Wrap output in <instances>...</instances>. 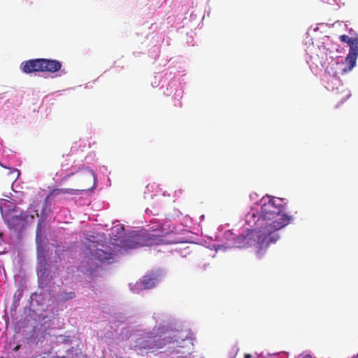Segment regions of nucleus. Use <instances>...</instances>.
<instances>
[{
    "label": "nucleus",
    "mask_w": 358,
    "mask_h": 358,
    "mask_svg": "<svg viewBox=\"0 0 358 358\" xmlns=\"http://www.w3.org/2000/svg\"><path fill=\"white\" fill-rule=\"evenodd\" d=\"M8 209L1 208L3 221L10 231L20 233L25 229L29 222H33L35 216L38 217L37 210L24 212L15 203L8 201Z\"/></svg>",
    "instance_id": "nucleus-2"
},
{
    "label": "nucleus",
    "mask_w": 358,
    "mask_h": 358,
    "mask_svg": "<svg viewBox=\"0 0 358 358\" xmlns=\"http://www.w3.org/2000/svg\"><path fill=\"white\" fill-rule=\"evenodd\" d=\"M162 241L161 237L158 236L146 233V231H141L130 236L124 241V247L127 249H135L139 247L158 245L161 243Z\"/></svg>",
    "instance_id": "nucleus-4"
},
{
    "label": "nucleus",
    "mask_w": 358,
    "mask_h": 358,
    "mask_svg": "<svg viewBox=\"0 0 358 358\" xmlns=\"http://www.w3.org/2000/svg\"><path fill=\"white\" fill-rule=\"evenodd\" d=\"M95 259L101 262L109 260L112 258L113 254L101 249H96L92 254Z\"/></svg>",
    "instance_id": "nucleus-9"
},
{
    "label": "nucleus",
    "mask_w": 358,
    "mask_h": 358,
    "mask_svg": "<svg viewBox=\"0 0 358 358\" xmlns=\"http://www.w3.org/2000/svg\"><path fill=\"white\" fill-rule=\"evenodd\" d=\"M90 189V187H85L81 189H71V188H56V189H54L49 193V195L45 199V201L43 204V210H45V209L47 206V200L50 196H55L59 195L60 194H68L73 195V194H76V193L80 190L85 191V190H87Z\"/></svg>",
    "instance_id": "nucleus-6"
},
{
    "label": "nucleus",
    "mask_w": 358,
    "mask_h": 358,
    "mask_svg": "<svg viewBox=\"0 0 358 358\" xmlns=\"http://www.w3.org/2000/svg\"><path fill=\"white\" fill-rule=\"evenodd\" d=\"M87 177L89 178L90 180H94V176L93 175L92 172H89L87 174Z\"/></svg>",
    "instance_id": "nucleus-13"
},
{
    "label": "nucleus",
    "mask_w": 358,
    "mask_h": 358,
    "mask_svg": "<svg viewBox=\"0 0 358 358\" xmlns=\"http://www.w3.org/2000/svg\"><path fill=\"white\" fill-rule=\"evenodd\" d=\"M64 300H69L75 297V293L73 292L65 293L64 295L62 296Z\"/></svg>",
    "instance_id": "nucleus-11"
},
{
    "label": "nucleus",
    "mask_w": 358,
    "mask_h": 358,
    "mask_svg": "<svg viewBox=\"0 0 358 358\" xmlns=\"http://www.w3.org/2000/svg\"><path fill=\"white\" fill-rule=\"evenodd\" d=\"M285 204L284 199L275 197H269L267 201L262 203L258 220L260 226L257 236V253L275 243L279 238L275 232L292 220L291 216L282 213Z\"/></svg>",
    "instance_id": "nucleus-1"
},
{
    "label": "nucleus",
    "mask_w": 358,
    "mask_h": 358,
    "mask_svg": "<svg viewBox=\"0 0 358 358\" xmlns=\"http://www.w3.org/2000/svg\"><path fill=\"white\" fill-rule=\"evenodd\" d=\"M78 349L71 348L66 351V355H63L61 358H76L78 355Z\"/></svg>",
    "instance_id": "nucleus-10"
},
{
    "label": "nucleus",
    "mask_w": 358,
    "mask_h": 358,
    "mask_svg": "<svg viewBox=\"0 0 358 358\" xmlns=\"http://www.w3.org/2000/svg\"><path fill=\"white\" fill-rule=\"evenodd\" d=\"M354 358H358V357H354Z\"/></svg>",
    "instance_id": "nucleus-19"
},
{
    "label": "nucleus",
    "mask_w": 358,
    "mask_h": 358,
    "mask_svg": "<svg viewBox=\"0 0 358 358\" xmlns=\"http://www.w3.org/2000/svg\"><path fill=\"white\" fill-rule=\"evenodd\" d=\"M251 357V355H249V354H245V358H250Z\"/></svg>",
    "instance_id": "nucleus-16"
},
{
    "label": "nucleus",
    "mask_w": 358,
    "mask_h": 358,
    "mask_svg": "<svg viewBox=\"0 0 358 358\" xmlns=\"http://www.w3.org/2000/svg\"><path fill=\"white\" fill-rule=\"evenodd\" d=\"M19 348H20V346H19V345H17V346H16V347L15 348V350H17Z\"/></svg>",
    "instance_id": "nucleus-17"
},
{
    "label": "nucleus",
    "mask_w": 358,
    "mask_h": 358,
    "mask_svg": "<svg viewBox=\"0 0 358 358\" xmlns=\"http://www.w3.org/2000/svg\"><path fill=\"white\" fill-rule=\"evenodd\" d=\"M72 174H69L67 176H66L65 177H64L62 179V181H64L66 180L68 178H69Z\"/></svg>",
    "instance_id": "nucleus-14"
},
{
    "label": "nucleus",
    "mask_w": 358,
    "mask_h": 358,
    "mask_svg": "<svg viewBox=\"0 0 358 358\" xmlns=\"http://www.w3.org/2000/svg\"><path fill=\"white\" fill-rule=\"evenodd\" d=\"M358 56V50H350L348 55L345 57V63L348 64V68L345 67L343 71L348 72L351 71L356 64V60Z\"/></svg>",
    "instance_id": "nucleus-7"
},
{
    "label": "nucleus",
    "mask_w": 358,
    "mask_h": 358,
    "mask_svg": "<svg viewBox=\"0 0 358 358\" xmlns=\"http://www.w3.org/2000/svg\"><path fill=\"white\" fill-rule=\"evenodd\" d=\"M159 282V275L156 273H150L145 275L140 281L143 289H152Z\"/></svg>",
    "instance_id": "nucleus-5"
},
{
    "label": "nucleus",
    "mask_w": 358,
    "mask_h": 358,
    "mask_svg": "<svg viewBox=\"0 0 358 358\" xmlns=\"http://www.w3.org/2000/svg\"><path fill=\"white\" fill-rule=\"evenodd\" d=\"M41 224H42V221L39 220L38 225H37V229H36L37 236H38V234L41 233Z\"/></svg>",
    "instance_id": "nucleus-12"
},
{
    "label": "nucleus",
    "mask_w": 358,
    "mask_h": 358,
    "mask_svg": "<svg viewBox=\"0 0 358 358\" xmlns=\"http://www.w3.org/2000/svg\"><path fill=\"white\" fill-rule=\"evenodd\" d=\"M62 68V63L56 59H34L25 61L21 64V69L25 73L34 72L55 73Z\"/></svg>",
    "instance_id": "nucleus-3"
},
{
    "label": "nucleus",
    "mask_w": 358,
    "mask_h": 358,
    "mask_svg": "<svg viewBox=\"0 0 358 358\" xmlns=\"http://www.w3.org/2000/svg\"><path fill=\"white\" fill-rule=\"evenodd\" d=\"M341 42L346 43L350 46V50H358V38L349 37L347 35H341L339 37Z\"/></svg>",
    "instance_id": "nucleus-8"
},
{
    "label": "nucleus",
    "mask_w": 358,
    "mask_h": 358,
    "mask_svg": "<svg viewBox=\"0 0 358 358\" xmlns=\"http://www.w3.org/2000/svg\"><path fill=\"white\" fill-rule=\"evenodd\" d=\"M301 358H311V357H310V356H308V355H307V356H304V357H301Z\"/></svg>",
    "instance_id": "nucleus-18"
},
{
    "label": "nucleus",
    "mask_w": 358,
    "mask_h": 358,
    "mask_svg": "<svg viewBox=\"0 0 358 358\" xmlns=\"http://www.w3.org/2000/svg\"><path fill=\"white\" fill-rule=\"evenodd\" d=\"M3 243V234L2 233H0V245Z\"/></svg>",
    "instance_id": "nucleus-15"
}]
</instances>
